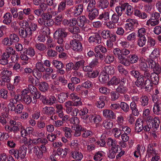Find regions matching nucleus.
Here are the masks:
<instances>
[{"label": "nucleus", "instance_id": "obj_38", "mask_svg": "<svg viewBox=\"0 0 161 161\" xmlns=\"http://www.w3.org/2000/svg\"><path fill=\"white\" fill-rule=\"evenodd\" d=\"M75 21V19H72L68 20L67 19H64L62 21V24L64 26H72L75 25V23L74 22Z\"/></svg>", "mask_w": 161, "mask_h": 161}, {"label": "nucleus", "instance_id": "obj_35", "mask_svg": "<svg viewBox=\"0 0 161 161\" xmlns=\"http://www.w3.org/2000/svg\"><path fill=\"white\" fill-rule=\"evenodd\" d=\"M153 113L156 114L158 115L160 114L161 111V103L158 102L154 104L153 108Z\"/></svg>", "mask_w": 161, "mask_h": 161}, {"label": "nucleus", "instance_id": "obj_64", "mask_svg": "<svg viewBox=\"0 0 161 161\" xmlns=\"http://www.w3.org/2000/svg\"><path fill=\"white\" fill-rule=\"evenodd\" d=\"M112 132L114 134L115 138H119L120 137L121 134V130L118 128H115L113 129L112 130Z\"/></svg>", "mask_w": 161, "mask_h": 161}, {"label": "nucleus", "instance_id": "obj_42", "mask_svg": "<svg viewBox=\"0 0 161 161\" xmlns=\"http://www.w3.org/2000/svg\"><path fill=\"white\" fill-rule=\"evenodd\" d=\"M120 82V78L114 76L111 78L110 81L108 82L107 85L109 86L111 85H117Z\"/></svg>", "mask_w": 161, "mask_h": 161}, {"label": "nucleus", "instance_id": "obj_41", "mask_svg": "<svg viewBox=\"0 0 161 161\" xmlns=\"http://www.w3.org/2000/svg\"><path fill=\"white\" fill-rule=\"evenodd\" d=\"M127 87L124 86L123 84L121 83L120 84L116 89L117 92L120 94H125L127 92Z\"/></svg>", "mask_w": 161, "mask_h": 161}, {"label": "nucleus", "instance_id": "obj_34", "mask_svg": "<svg viewBox=\"0 0 161 161\" xmlns=\"http://www.w3.org/2000/svg\"><path fill=\"white\" fill-rule=\"evenodd\" d=\"M38 88L42 92H45L47 91L49 88L48 84L45 81L41 82L38 85Z\"/></svg>", "mask_w": 161, "mask_h": 161}, {"label": "nucleus", "instance_id": "obj_52", "mask_svg": "<svg viewBox=\"0 0 161 161\" xmlns=\"http://www.w3.org/2000/svg\"><path fill=\"white\" fill-rule=\"evenodd\" d=\"M143 85L145 86V89L147 90H150L153 86V83L150 79H146L144 82Z\"/></svg>", "mask_w": 161, "mask_h": 161}, {"label": "nucleus", "instance_id": "obj_31", "mask_svg": "<svg viewBox=\"0 0 161 161\" xmlns=\"http://www.w3.org/2000/svg\"><path fill=\"white\" fill-rule=\"evenodd\" d=\"M57 101L56 98L53 96H51L48 98L46 99L45 98L43 100V103L51 105L55 103Z\"/></svg>", "mask_w": 161, "mask_h": 161}, {"label": "nucleus", "instance_id": "obj_61", "mask_svg": "<svg viewBox=\"0 0 161 161\" xmlns=\"http://www.w3.org/2000/svg\"><path fill=\"white\" fill-rule=\"evenodd\" d=\"M23 109V105L21 103H19L16 106L14 112L15 113L20 114L22 113Z\"/></svg>", "mask_w": 161, "mask_h": 161}, {"label": "nucleus", "instance_id": "obj_43", "mask_svg": "<svg viewBox=\"0 0 161 161\" xmlns=\"http://www.w3.org/2000/svg\"><path fill=\"white\" fill-rule=\"evenodd\" d=\"M109 12L108 11H105L99 15L98 19L100 20L104 19V20L108 22L109 20Z\"/></svg>", "mask_w": 161, "mask_h": 161}, {"label": "nucleus", "instance_id": "obj_63", "mask_svg": "<svg viewBox=\"0 0 161 161\" xmlns=\"http://www.w3.org/2000/svg\"><path fill=\"white\" fill-rule=\"evenodd\" d=\"M103 126L107 129H111L113 125V123L108 120H105L103 123Z\"/></svg>", "mask_w": 161, "mask_h": 161}, {"label": "nucleus", "instance_id": "obj_59", "mask_svg": "<svg viewBox=\"0 0 161 161\" xmlns=\"http://www.w3.org/2000/svg\"><path fill=\"white\" fill-rule=\"evenodd\" d=\"M105 71H103L108 75H113L114 73V68L110 65L104 67Z\"/></svg>", "mask_w": 161, "mask_h": 161}, {"label": "nucleus", "instance_id": "obj_30", "mask_svg": "<svg viewBox=\"0 0 161 161\" xmlns=\"http://www.w3.org/2000/svg\"><path fill=\"white\" fill-rule=\"evenodd\" d=\"M88 112V109L86 108H84L79 110V115H80L82 119L86 120L89 117V115L87 114Z\"/></svg>", "mask_w": 161, "mask_h": 161}, {"label": "nucleus", "instance_id": "obj_12", "mask_svg": "<svg viewBox=\"0 0 161 161\" xmlns=\"http://www.w3.org/2000/svg\"><path fill=\"white\" fill-rule=\"evenodd\" d=\"M73 19H75V25L77 24L80 27H83L84 26L87 20L86 16L83 15L78 17L77 19L75 18H74Z\"/></svg>", "mask_w": 161, "mask_h": 161}, {"label": "nucleus", "instance_id": "obj_53", "mask_svg": "<svg viewBox=\"0 0 161 161\" xmlns=\"http://www.w3.org/2000/svg\"><path fill=\"white\" fill-rule=\"evenodd\" d=\"M42 72L35 68L33 69L32 75L36 79L39 80L42 77Z\"/></svg>", "mask_w": 161, "mask_h": 161}, {"label": "nucleus", "instance_id": "obj_3", "mask_svg": "<svg viewBox=\"0 0 161 161\" xmlns=\"http://www.w3.org/2000/svg\"><path fill=\"white\" fill-rule=\"evenodd\" d=\"M124 60L125 61L122 64L126 67H129L131 64L137 63L139 60V58L136 54H132L128 56L127 58L124 59Z\"/></svg>", "mask_w": 161, "mask_h": 161}, {"label": "nucleus", "instance_id": "obj_27", "mask_svg": "<svg viewBox=\"0 0 161 161\" xmlns=\"http://www.w3.org/2000/svg\"><path fill=\"white\" fill-rule=\"evenodd\" d=\"M54 108L51 107L46 106L43 108L42 110V112L44 114L49 116L53 114L54 113Z\"/></svg>", "mask_w": 161, "mask_h": 161}, {"label": "nucleus", "instance_id": "obj_50", "mask_svg": "<svg viewBox=\"0 0 161 161\" xmlns=\"http://www.w3.org/2000/svg\"><path fill=\"white\" fill-rule=\"evenodd\" d=\"M117 69L121 75L126 76L128 74V71L121 64L118 65Z\"/></svg>", "mask_w": 161, "mask_h": 161}, {"label": "nucleus", "instance_id": "obj_58", "mask_svg": "<svg viewBox=\"0 0 161 161\" xmlns=\"http://www.w3.org/2000/svg\"><path fill=\"white\" fill-rule=\"evenodd\" d=\"M119 149H113L111 148L109 151L108 157L110 158L113 159L114 158L115 156L116 153H118Z\"/></svg>", "mask_w": 161, "mask_h": 161}, {"label": "nucleus", "instance_id": "obj_45", "mask_svg": "<svg viewBox=\"0 0 161 161\" xmlns=\"http://www.w3.org/2000/svg\"><path fill=\"white\" fill-rule=\"evenodd\" d=\"M26 27L31 35L33 32L36 31L38 28L37 25L34 23H31L28 26H27Z\"/></svg>", "mask_w": 161, "mask_h": 161}, {"label": "nucleus", "instance_id": "obj_36", "mask_svg": "<svg viewBox=\"0 0 161 161\" xmlns=\"http://www.w3.org/2000/svg\"><path fill=\"white\" fill-rule=\"evenodd\" d=\"M69 31L73 34H76L77 36H80V35L78 34L80 32V30L79 28L77 26H69L68 29Z\"/></svg>", "mask_w": 161, "mask_h": 161}, {"label": "nucleus", "instance_id": "obj_40", "mask_svg": "<svg viewBox=\"0 0 161 161\" xmlns=\"http://www.w3.org/2000/svg\"><path fill=\"white\" fill-rule=\"evenodd\" d=\"M73 130H75L74 136L76 137L80 136L81 131L84 130V128H82L81 125L74 126Z\"/></svg>", "mask_w": 161, "mask_h": 161}, {"label": "nucleus", "instance_id": "obj_16", "mask_svg": "<svg viewBox=\"0 0 161 161\" xmlns=\"http://www.w3.org/2000/svg\"><path fill=\"white\" fill-rule=\"evenodd\" d=\"M139 64V68L142 71L147 70L148 69L146 60L143 58H140Z\"/></svg>", "mask_w": 161, "mask_h": 161}, {"label": "nucleus", "instance_id": "obj_39", "mask_svg": "<svg viewBox=\"0 0 161 161\" xmlns=\"http://www.w3.org/2000/svg\"><path fill=\"white\" fill-rule=\"evenodd\" d=\"M9 39L11 45H13L14 43H17L19 40L18 36L16 34L14 33L10 35Z\"/></svg>", "mask_w": 161, "mask_h": 161}, {"label": "nucleus", "instance_id": "obj_28", "mask_svg": "<svg viewBox=\"0 0 161 161\" xmlns=\"http://www.w3.org/2000/svg\"><path fill=\"white\" fill-rule=\"evenodd\" d=\"M97 4L99 8L103 9L107 8L109 4L108 0H99Z\"/></svg>", "mask_w": 161, "mask_h": 161}, {"label": "nucleus", "instance_id": "obj_47", "mask_svg": "<svg viewBox=\"0 0 161 161\" xmlns=\"http://www.w3.org/2000/svg\"><path fill=\"white\" fill-rule=\"evenodd\" d=\"M138 39L137 41V44L140 47H143L146 43L147 39L145 36L138 37Z\"/></svg>", "mask_w": 161, "mask_h": 161}, {"label": "nucleus", "instance_id": "obj_9", "mask_svg": "<svg viewBox=\"0 0 161 161\" xmlns=\"http://www.w3.org/2000/svg\"><path fill=\"white\" fill-rule=\"evenodd\" d=\"M3 75L2 77V81L4 82L9 83L11 80V77L12 75L11 71L8 70H3L1 72Z\"/></svg>", "mask_w": 161, "mask_h": 161}, {"label": "nucleus", "instance_id": "obj_48", "mask_svg": "<svg viewBox=\"0 0 161 161\" xmlns=\"http://www.w3.org/2000/svg\"><path fill=\"white\" fill-rule=\"evenodd\" d=\"M65 106L66 108V113L68 114H70L73 109L72 107L73 106L72 102L69 101L66 102L65 103Z\"/></svg>", "mask_w": 161, "mask_h": 161}, {"label": "nucleus", "instance_id": "obj_2", "mask_svg": "<svg viewBox=\"0 0 161 161\" xmlns=\"http://www.w3.org/2000/svg\"><path fill=\"white\" fill-rule=\"evenodd\" d=\"M29 93L28 89H25L21 92V97L22 101L27 105L30 104L31 102L33 103H34L36 101V100H33V101H32L31 97L29 95Z\"/></svg>", "mask_w": 161, "mask_h": 161}, {"label": "nucleus", "instance_id": "obj_15", "mask_svg": "<svg viewBox=\"0 0 161 161\" xmlns=\"http://www.w3.org/2000/svg\"><path fill=\"white\" fill-rule=\"evenodd\" d=\"M149 96L147 95H142L139 99L140 105L142 107L147 106L149 103Z\"/></svg>", "mask_w": 161, "mask_h": 161}, {"label": "nucleus", "instance_id": "obj_55", "mask_svg": "<svg viewBox=\"0 0 161 161\" xmlns=\"http://www.w3.org/2000/svg\"><path fill=\"white\" fill-rule=\"evenodd\" d=\"M15 52V50L12 47H8L6 48L5 52L3 54L9 58L11 55L13 54Z\"/></svg>", "mask_w": 161, "mask_h": 161}, {"label": "nucleus", "instance_id": "obj_23", "mask_svg": "<svg viewBox=\"0 0 161 161\" xmlns=\"http://www.w3.org/2000/svg\"><path fill=\"white\" fill-rule=\"evenodd\" d=\"M103 116L106 118L114 119L116 117V115L111 110L109 109H105L103 111Z\"/></svg>", "mask_w": 161, "mask_h": 161}, {"label": "nucleus", "instance_id": "obj_56", "mask_svg": "<svg viewBox=\"0 0 161 161\" xmlns=\"http://www.w3.org/2000/svg\"><path fill=\"white\" fill-rule=\"evenodd\" d=\"M52 64L58 69H62L64 66V64L61 61L56 60H53L52 62Z\"/></svg>", "mask_w": 161, "mask_h": 161}, {"label": "nucleus", "instance_id": "obj_20", "mask_svg": "<svg viewBox=\"0 0 161 161\" xmlns=\"http://www.w3.org/2000/svg\"><path fill=\"white\" fill-rule=\"evenodd\" d=\"M33 152L38 159H41L43 157V155L41 152L40 148L37 146L33 147L32 148Z\"/></svg>", "mask_w": 161, "mask_h": 161}, {"label": "nucleus", "instance_id": "obj_49", "mask_svg": "<svg viewBox=\"0 0 161 161\" xmlns=\"http://www.w3.org/2000/svg\"><path fill=\"white\" fill-rule=\"evenodd\" d=\"M114 60V57L111 54H107L105 56L104 62L107 64H110Z\"/></svg>", "mask_w": 161, "mask_h": 161}, {"label": "nucleus", "instance_id": "obj_32", "mask_svg": "<svg viewBox=\"0 0 161 161\" xmlns=\"http://www.w3.org/2000/svg\"><path fill=\"white\" fill-rule=\"evenodd\" d=\"M104 153L102 151L96 153L93 156V159L95 161H101L103 158Z\"/></svg>", "mask_w": 161, "mask_h": 161}, {"label": "nucleus", "instance_id": "obj_19", "mask_svg": "<svg viewBox=\"0 0 161 161\" xmlns=\"http://www.w3.org/2000/svg\"><path fill=\"white\" fill-rule=\"evenodd\" d=\"M19 36L21 37L24 38L29 37L31 36L26 27L25 28V29L24 28L19 29Z\"/></svg>", "mask_w": 161, "mask_h": 161}, {"label": "nucleus", "instance_id": "obj_54", "mask_svg": "<svg viewBox=\"0 0 161 161\" xmlns=\"http://www.w3.org/2000/svg\"><path fill=\"white\" fill-rule=\"evenodd\" d=\"M36 48L40 51H43L47 49L46 46L44 44L40 43H36L35 44Z\"/></svg>", "mask_w": 161, "mask_h": 161}, {"label": "nucleus", "instance_id": "obj_62", "mask_svg": "<svg viewBox=\"0 0 161 161\" xmlns=\"http://www.w3.org/2000/svg\"><path fill=\"white\" fill-rule=\"evenodd\" d=\"M35 68L42 72L45 71V68L43 64L40 62H37L35 65Z\"/></svg>", "mask_w": 161, "mask_h": 161}, {"label": "nucleus", "instance_id": "obj_37", "mask_svg": "<svg viewBox=\"0 0 161 161\" xmlns=\"http://www.w3.org/2000/svg\"><path fill=\"white\" fill-rule=\"evenodd\" d=\"M94 50L95 53H101V52L102 53H105L107 51L106 48L101 45L95 46Z\"/></svg>", "mask_w": 161, "mask_h": 161}, {"label": "nucleus", "instance_id": "obj_18", "mask_svg": "<svg viewBox=\"0 0 161 161\" xmlns=\"http://www.w3.org/2000/svg\"><path fill=\"white\" fill-rule=\"evenodd\" d=\"M54 34L55 35H58V36L65 38L69 34V32H67L66 29L64 28H59L56 30Z\"/></svg>", "mask_w": 161, "mask_h": 161}, {"label": "nucleus", "instance_id": "obj_21", "mask_svg": "<svg viewBox=\"0 0 161 161\" xmlns=\"http://www.w3.org/2000/svg\"><path fill=\"white\" fill-rule=\"evenodd\" d=\"M71 155L72 158L76 161H80L83 158L82 154L78 151H72L71 153Z\"/></svg>", "mask_w": 161, "mask_h": 161}, {"label": "nucleus", "instance_id": "obj_46", "mask_svg": "<svg viewBox=\"0 0 161 161\" xmlns=\"http://www.w3.org/2000/svg\"><path fill=\"white\" fill-rule=\"evenodd\" d=\"M159 75L155 74L154 73L151 74V78L150 79L153 84L155 85H157L159 82Z\"/></svg>", "mask_w": 161, "mask_h": 161}, {"label": "nucleus", "instance_id": "obj_17", "mask_svg": "<svg viewBox=\"0 0 161 161\" xmlns=\"http://www.w3.org/2000/svg\"><path fill=\"white\" fill-rule=\"evenodd\" d=\"M74 13V16L77 17L80 15L83 12V5L82 4H79L75 7H72Z\"/></svg>", "mask_w": 161, "mask_h": 161}, {"label": "nucleus", "instance_id": "obj_1", "mask_svg": "<svg viewBox=\"0 0 161 161\" xmlns=\"http://www.w3.org/2000/svg\"><path fill=\"white\" fill-rule=\"evenodd\" d=\"M120 16L116 13H114L111 17V20L106 22V27L109 29L115 28L116 27L115 24L118 22Z\"/></svg>", "mask_w": 161, "mask_h": 161}, {"label": "nucleus", "instance_id": "obj_22", "mask_svg": "<svg viewBox=\"0 0 161 161\" xmlns=\"http://www.w3.org/2000/svg\"><path fill=\"white\" fill-rule=\"evenodd\" d=\"M109 77L108 75L103 72V71L100 73V75L99 76V79L100 81L102 83H105L109 80Z\"/></svg>", "mask_w": 161, "mask_h": 161}, {"label": "nucleus", "instance_id": "obj_57", "mask_svg": "<svg viewBox=\"0 0 161 161\" xmlns=\"http://www.w3.org/2000/svg\"><path fill=\"white\" fill-rule=\"evenodd\" d=\"M28 81L31 85H37L39 82V80L35 79L31 75H28Z\"/></svg>", "mask_w": 161, "mask_h": 161}, {"label": "nucleus", "instance_id": "obj_10", "mask_svg": "<svg viewBox=\"0 0 161 161\" xmlns=\"http://www.w3.org/2000/svg\"><path fill=\"white\" fill-rule=\"evenodd\" d=\"M87 11L88 13V18L91 20L95 19L98 16H99V10L97 8L87 10Z\"/></svg>", "mask_w": 161, "mask_h": 161}, {"label": "nucleus", "instance_id": "obj_33", "mask_svg": "<svg viewBox=\"0 0 161 161\" xmlns=\"http://www.w3.org/2000/svg\"><path fill=\"white\" fill-rule=\"evenodd\" d=\"M135 82V85L140 88H142L144 82V79L143 78V75H141L137 78Z\"/></svg>", "mask_w": 161, "mask_h": 161}, {"label": "nucleus", "instance_id": "obj_4", "mask_svg": "<svg viewBox=\"0 0 161 161\" xmlns=\"http://www.w3.org/2000/svg\"><path fill=\"white\" fill-rule=\"evenodd\" d=\"M128 23L125 24V29L127 31L130 32L133 31L135 26L139 25L138 21L136 19H128Z\"/></svg>", "mask_w": 161, "mask_h": 161}, {"label": "nucleus", "instance_id": "obj_8", "mask_svg": "<svg viewBox=\"0 0 161 161\" xmlns=\"http://www.w3.org/2000/svg\"><path fill=\"white\" fill-rule=\"evenodd\" d=\"M88 42L91 43L99 44L101 43L102 38L98 33H95L90 36L88 39Z\"/></svg>", "mask_w": 161, "mask_h": 161}, {"label": "nucleus", "instance_id": "obj_44", "mask_svg": "<svg viewBox=\"0 0 161 161\" xmlns=\"http://www.w3.org/2000/svg\"><path fill=\"white\" fill-rule=\"evenodd\" d=\"M127 4L125 3L122 4L121 6H118L116 7L115 11L117 15L121 16L123 11H124L125 9V7Z\"/></svg>", "mask_w": 161, "mask_h": 161}, {"label": "nucleus", "instance_id": "obj_24", "mask_svg": "<svg viewBox=\"0 0 161 161\" xmlns=\"http://www.w3.org/2000/svg\"><path fill=\"white\" fill-rule=\"evenodd\" d=\"M160 123V120L158 117H155L153 119V121L150 122L151 125H152L153 130H157L159 126Z\"/></svg>", "mask_w": 161, "mask_h": 161}, {"label": "nucleus", "instance_id": "obj_11", "mask_svg": "<svg viewBox=\"0 0 161 161\" xmlns=\"http://www.w3.org/2000/svg\"><path fill=\"white\" fill-rule=\"evenodd\" d=\"M144 123L141 118L137 119L135 125V131L136 132L139 133L143 130Z\"/></svg>", "mask_w": 161, "mask_h": 161}, {"label": "nucleus", "instance_id": "obj_13", "mask_svg": "<svg viewBox=\"0 0 161 161\" xmlns=\"http://www.w3.org/2000/svg\"><path fill=\"white\" fill-rule=\"evenodd\" d=\"M158 151L153 148V143L149 144L147 146V156L150 158L154 154H158Z\"/></svg>", "mask_w": 161, "mask_h": 161}, {"label": "nucleus", "instance_id": "obj_7", "mask_svg": "<svg viewBox=\"0 0 161 161\" xmlns=\"http://www.w3.org/2000/svg\"><path fill=\"white\" fill-rule=\"evenodd\" d=\"M103 38L104 39H109L112 38V40L115 42L116 40L117 36L116 35H113L111 31L108 30H103L101 33Z\"/></svg>", "mask_w": 161, "mask_h": 161}, {"label": "nucleus", "instance_id": "obj_51", "mask_svg": "<svg viewBox=\"0 0 161 161\" xmlns=\"http://www.w3.org/2000/svg\"><path fill=\"white\" fill-rule=\"evenodd\" d=\"M69 123L74 125V126L79 125L80 123L79 119L76 117H73L70 118L69 120Z\"/></svg>", "mask_w": 161, "mask_h": 161}, {"label": "nucleus", "instance_id": "obj_25", "mask_svg": "<svg viewBox=\"0 0 161 161\" xmlns=\"http://www.w3.org/2000/svg\"><path fill=\"white\" fill-rule=\"evenodd\" d=\"M107 144L110 146L111 147V148L113 149H119L121 150L120 148L118 145H116V140L112 139L111 138H109L107 141Z\"/></svg>", "mask_w": 161, "mask_h": 161}, {"label": "nucleus", "instance_id": "obj_5", "mask_svg": "<svg viewBox=\"0 0 161 161\" xmlns=\"http://www.w3.org/2000/svg\"><path fill=\"white\" fill-rule=\"evenodd\" d=\"M149 66L155 74L159 75L161 73V67L157 63H156L153 60H150L149 62Z\"/></svg>", "mask_w": 161, "mask_h": 161}, {"label": "nucleus", "instance_id": "obj_14", "mask_svg": "<svg viewBox=\"0 0 161 161\" xmlns=\"http://www.w3.org/2000/svg\"><path fill=\"white\" fill-rule=\"evenodd\" d=\"M27 150L26 145H23L21 146L18 150L19 159H24L25 158Z\"/></svg>", "mask_w": 161, "mask_h": 161}, {"label": "nucleus", "instance_id": "obj_6", "mask_svg": "<svg viewBox=\"0 0 161 161\" xmlns=\"http://www.w3.org/2000/svg\"><path fill=\"white\" fill-rule=\"evenodd\" d=\"M70 44L72 48L76 51H81L82 50V44L76 39H73L70 42Z\"/></svg>", "mask_w": 161, "mask_h": 161}, {"label": "nucleus", "instance_id": "obj_26", "mask_svg": "<svg viewBox=\"0 0 161 161\" xmlns=\"http://www.w3.org/2000/svg\"><path fill=\"white\" fill-rule=\"evenodd\" d=\"M4 19L3 22L7 25H9L12 22V14L9 12L6 13L3 16Z\"/></svg>", "mask_w": 161, "mask_h": 161}, {"label": "nucleus", "instance_id": "obj_60", "mask_svg": "<svg viewBox=\"0 0 161 161\" xmlns=\"http://www.w3.org/2000/svg\"><path fill=\"white\" fill-rule=\"evenodd\" d=\"M120 107L125 113H127L129 110V107L128 104L124 102H121Z\"/></svg>", "mask_w": 161, "mask_h": 161}, {"label": "nucleus", "instance_id": "obj_29", "mask_svg": "<svg viewBox=\"0 0 161 161\" xmlns=\"http://www.w3.org/2000/svg\"><path fill=\"white\" fill-rule=\"evenodd\" d=\"M113 52L114 54L117 57L119 63L121 64L122 59H124L121 55V50L119 48H116L113 49Z\"/></svg>", "mask_w": 161, "mask_h": 161}]
</instances>
